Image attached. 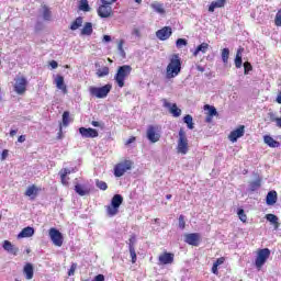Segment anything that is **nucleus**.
<instances>
[{
	"label": "nucleus",
	"mask_w": 281,
	"mask_h": 281,
	"mask_svg": "<svg viewBox=\"0 0 281 281\" xmlns=\"http://www.w3.org/2000/svg\"><path fill=\"white\" fill-rule=\"evenodd\" d=\"M104 5H113L117 0H100Z\"/></svg>",
	"instance_id": "nucleus-52"
},
{
	"label": "nucleus",
	"mask_w": 281,
	"mask_h": 281,
	"mask_svg": "<svg viewBox=\"0 0 281 281\" xmlns=\"http://www.w3.org/2000/svg\"><path fill=\"white\" fill-rule=\"evenodd\" d=\"M8 157V149H4L1 154V159H5Z\"/></svg>",
	"instance_id": "nucleus-61"
},
{
	"label": "nucleus",
	"mask_w": 281,
	"mask_h": 281,
	"mask_svg": "<svg viewBox=\"0 0 281 281\" xmlns=\"http://www.w3.org/2000/svg\"><path fill=\"white\" fill-rule=\"evenodd\" d=\"M262 186V179L258 178L255 181H251L249 183V190L250 192H256V190H260V187Z\"/></svg>",
	"instance_id": "nucleus-31"
},
{
	"label": "nucleus",
	"mask_w": 281,
	"mask_h": 281,
	"mask_svg": "<svg viewBox=\"0 0 281 281\" xmlns=\"http://www.w3.org/2000/svg\"><path fill=\"white\" fill-rule=\"evenodd\" d=\"M156 36L159 41H168V37L172 36V29L170 26H165L156 32Z\"/></svg>",
	"instance_id": "nucleus-15"
},
{
	"label": "nucleus",
	"mask_w": 281,
	"mask_h": 281,
	"mask_svg": "<svg viewBox=\"0 0 281 281\" xmlns=\"http://www.w3.org/2000/svg\"><path fill=\"white\" fill-rule=\"evenodd\" d=\"M49 66L52 67V69H57L58 68V61L52 60Z\"/></svg>",
	"instance_id": "nucleus-57"
},
{
	"label": "nucleus",
	"mask_w": 281,
	"mask_h": 281,
	"mask_svg": "<svg viewBox=\"0 0 281 281\" xmlns=\"http://www.w3.org/2000/svg\"><path fill=\"white\" fill-rule=\"evenodd\" d=\"M207 49H210V44L202 43L193 50V56L196 57L200 54H207Z\"/></svg>",
	"instance_id": "nucleus-23"
},
{
	"label": "nucleus",
	"mask_w": 281,
	"mask_h": 281,
	"mask_svg": "<svg viewBox=\"0 0 281 281\" xmlns=\"http://www.w3.org/2000/svg\"><path fill=\"white\" fill-rule=\"evenodd\" d=\"M204 111H209L207 115H211L213 117L218 115L216 108H214L213 105H210V104L204 105Z\"/></svg>",
	"instance_id": "nucleus-37"
},
{
	"label": "nucleus",
	"mask_w": 281,
	"mask_h": 281,
	"mask_svg": "<svg viewBox=\"0 0 281 281\" xmlns=\"http://www.w3.org/2000/svg\"><path fill=\"white\" fill-rule=\"evenodd\" d=\"M159 262L160 265H172V262H175V255L165 252L159 256Z\"/></svg>",
	"instance_id": "nucleus-20"
},
{
	"label": "nucleus",
	"mask_w": 281,
	"mask_h": 281,
	"mask_svg": "<svg viewBox=\"0 0 281 281\" xmlns=\"http://www.w3.org/2000/svg\"><path fill=\"white\" fill-rule=\"evenodd\" d=\"M263 142L270 148H279V146H280V142L273 139V137H271L269 135L263 136Z\"/></svg>",
	"instance_id": "nucleus-26"
},
{
	"label": "nucleus",
	"mask_w": 281,
	"mask_h": 281,
	"mask_svg": "<svg viewBox=\"0 0 281 281\" xmlns=\"http://www.w3.org/2000/svg\"><path fill=\"white\" fill-rule=\"evenodd\" d=\"M132 71H133V67L128 65H123L117 68V71L114 76V80L117 87H120L121 89L124 87V81L126 80V78H128V76H131Z\"/></svg>",
	"instance_id": "nucleus-2"
},
{
	"label": "nucleus",
	"mask_w": 281,
	"mask_h": 281,
	"mask_svg": "<svg viewBox=\"0 0 281 281\" xmlns=\"http://www.w3.org/2000/svg\"><path fill=\"white\" fill-rule=\"evenodd\" d=\"M54 85H56V88L61 91V93H67V85H65V77L57 75L54 79Z\"/></svg>",
	"instance_id": "nucleus-17"
},
{
	"label": "nucleus",
	"mask_w": 281,
	"mask_h": 281,
	"mask_svg": "<svg viewBox=\"0 0 281 281\" xmlns=\"http://www.w3.org/2000/svg\"><path fill=\"white\" fill-rule=\"evenodd\" d=\"M67 175H71V169H64L60 171L61 179L65 180V177H67Z\"/></svg>",
	"instance_id": "nucleus-50"
},
{
	"label": "nucleus",
	"mask_w": 281,
	"mask_h": 281,
	"mask_svg": "<svg viewBox=\"0 0 281 281\" xmlns=\"http://www.w3.org/2000/svg\"><path fill=\"white\" fill-rule=\"evenodd\" d=\"M130 256L132 258V262H137V254L135 252V246H130Z\"/></svg>",
	"instance_id": "nucleus-41"
},
{
	"label": "nucleus",
	"mask_w": 281,
	"mask_h": 281,
	"mask_svg": "<svg viewBox=\"0 0 281 281\" xmlns=\"http://www.w3.org/2000/svg\"><path fill=\"white\" fill-rule=\"evenodd\" d=\"M274 24H276L278 27H281V10L278 11L277 14H276Z\"/></svg>",
	"instance_id": "nucleus-47"
},
{
	"label": "nucleus",
	"mask_w": 281,
	"mask_h": 281,
	"mask_svg": "<svg viewBox=\"0 0 281 281\" xmlns=\"http://www.w3.org/2000/svg\"><path fill=\"white\" fill-rule=\"evenodd\" d=\"M225 7V0H216L213 1L209 7V12H214L215 8H224Z\"/></svg>",
	"instance_id": "nucleus-33"
},
{
	"label": "nucleus",
	"mask_w": 281,
	"mask_h": 281,
	"mask_svg": "<svg viewBox=\"0 0 281 281\" xmlns=\"http://www.w3.org/2000/svg\"><path fill=\"white\" fill-rule=\"evenodd\" d=\"M272 122H276L277 126L281 128V117L272 119Z\"/></svg>",
	"instance_id": "nucleus-56"
},
{
	"label": "nucleus",
	"mask_w": 281,
	"mask_h": 281,
	"mask_svg": "<svg viewBox=\"0 0 281 281\" xmlns=\"http://www.w3.org/2000/svg\"><path fill=\"white\" fill-rule=\"evenodd\" d=\"M266 203L267 205H276V203H278V192L276 191L268 192L266 198Z\"/></svg>",
	"instance_id": "nucleus-24"
},
{
	"label": "nucleus",
	"mask_w": 281,
	"mask_h": 281,
	"mask_svg": "<svg viewBox=\"0 0 281 281\" xmlns=\"http://www.w3.org/2000/svg\"><path fill=\"white\" fill-rule=\"evenodd\" d=\"M77 269H78V263H71V267L68 270V276L69 277L75 276Z\"/></svg>",
	"instance_id": "nucleus-48"
},
{
	"label": "nucleus",
	"mask_w": 281,
	"mask_h": 281,
	"mask_svg": "<svg viewBox=\"0 0 281 281\" xmlns=\"http://www.w3.org/2000/svg\"><path fill=\"white\" fill-rule=\"evenodd\" d=\"M266 221H269V223H271L272 225H274V229H279L280 227V222L279 218L274 215V214H267L266 215Z\"/></svg>",
	"instance_id": "nucleus-30"
},
{
	"label": "nucleus",
	"mask_w": 281,
	"mask_h": 281,
	"mask_svg": "<svg viewBox=\"0 0 281 281\" xmlns=\"http://www.w3.org/2000/svg\"><path fill=\"white\" fill-rule=\"evenodd\" d=\"M117 49H119L120 56H122V58H126V52H124V40H121L119 42Z\"/></svg>",
	"instance_id": "nucleus-40"
},
{
	"label": "nucleus",
	"mask_w": 281,
	"mask_h": 281,
	"mask_svg": "<svg viewBox=\"0 0 281 281\" xmlns=\"http://www.w3.org/2000/svg\"><path fill=\"white\" fill-rule=\"evenodd\" d=\"M245 49L244 48H239L236 53V57H235V67L237 69H240V67H243V52Z\"/></svg>",
	"instance_id": "nucleus-29"
},
{
	"label": "nucleus",
	"mask_w": 281,
	"mask_h": 281,
	"mask_svg": "<svg viewBox=\"0 0 281 281\" xmlns=\"http://www.w3.org/2000/svg\"><path fill=\"white\" fill-rule=\"evenodd\" d=\"M269 256H271V250H269V248L260 249L255 260L256 268L262 269V267H265V262L269 260Z\"/></svg>",
	"instance_id": "nucleus-7"
},
{
	"label": "nucleus",
	"mask_w": 281,
	"mask_h": 281,
	"mask_svg": "<svg viewBox=\"0 0 281 281\" xmlns=\"http://www.w3.org/2000/svg\"><path fill=\"white\" fill-rule=\"evenodd\" d=\"M93 280L94 281H104V277H103V274H98V276L94 277Z\"/></svg>",
	"instance_id": "nucleus-58"
},
{
	"label": "nucleus",
	"mask_w": 281,
	"mask_h": 281,
	"mask_svg": "<svg viewBox=\"0 0 281 281\" xmlns=\"http://www.w3.org/2000/svg\"><path fill=\"white\" fill-rule=\"evenodd\" d=\"M102 42L103 43H111V36L110 35H104Z\"/></svg>",
	"instance_id": "nucleus-59"
},
{
	"label": "nucleus",
	"mask_w": 281,
	"mask_h": 281,
	"mask_svg": "<svg viewBox=\"0 0 281 281\" xmlns=\"http://www.w3.org/2000/svg\"><path fill=\"white\" fill-rule=\"evenodd\" d=\"M98 14L101 19H109L113 14V8L110 4H103L99 7Z\"/></svg>",
	"instance_id": "nucleus-14"
},
{
	"label": "nucleus",
	"mask_w": 281,
	"mask_h": 281,
	"mask_svg": "<svg viewBox=\"0 0 281 281\" xmlns=\"http://www.w3.org/2000/svg\"><path fill=\"white\" fill-rule=\"evenodd\" d=\"M95 186L97 188H99V190H108L109 186L106 184V182L102 181V180H97L95 181Z\"/></svg>",
	"instance_id": "nucleus-42"
},
{
	"label": "nucleus",
	"mask_w": 281,
	"mask_h": 281,
	"mask_svg": "<svg viewBox=\"0 0 281 281\" xmlns=\"http://www.w3.org/2000/svg\"><path fill=\"white\" fill-rule=\"evenodd\" d=\"M18 142H19L20 144H23V142H25V135L19 136Z\"/></svg>",
	"instance_id": "nucleus-62"
},
{
	"label": "nucleus",
	"mask_w": 281,
	"mask_h": 281,
	"mask_svg": "<svg viewBox=\"0 0 281 281\" xmlns=\"http://www.w3.org/2000/svg\"><path fill=\"white\" fill-rule=\"evenodd\" d=\"M133 168V161L131 160H124L122 162H119L114 167V176L115 177H124L126 175L127 170H131Z\"/></svg>",
	"instance_id": "nucleus-8"
},
{
	"label": "nucleus",
	"mask_w": 281,
	"mask_h": 281,
	"mask_svg": "<svg viewBox=\"0 0 281 281\" xmlns=\"http://www.w3.org/2000/svg\"><path fill=\"white\" fill-rule=\"evenodd\" d=\"M132 35L136 36V38H140L142 37V32L139 31V29H133Z\"/></svg>",
	"instance_id": "nucleus-51"
},
{
	"label": "nucleus",
	"mask_w": 281,
	"mask_h": 281,
	"mask_svg": "<svg viewBox=\"0 0 281 281\" xmlns=\"http://www.w3.org/2000/svg\"><path fill=\"white\" fill-rule=\"evenodd\" d=\"M186 45H188V40L186 38H178L176 42V47L179 49H181V47H186Z\"/></svg>",
	"instance_id": "nucleus-43"
},
{
	"label": "nucleus",
	"mask_w": 281,
	"mask_h": 281,
	"mask_svg": "<svg viewBox=\"0 0 281 281\" xmlns=\"http://www.w3.org/2000/svg\"><path fill=\"white\" fill-rule=\"evenodd\" d=\"M63 124L64 126H69V112L65 111L63 114Z\"/></svg>",
	"instance_id": "nucleus-46"
},
{
	"label": "nucleus",
	"mask_w": 281,
	"mask_h": 281,
	"mask_svg": "<svg viewBox=\"0 0 281 281\" xmlns=\"http://www.w3.org/2000/svg\"><path fill=\"white\" fill-rule=\"evenodd\" d=\"M48 236L55 247H63V233H60V231L50 228L48 231Z\"/></svg>",
	"instance_id": "nucleus-9"
},
{
	"label": "nucleus",
	"mask_w": 281,
	"mask_h": 281,
	"mask_svg": "<svg viewBox=\"0 0 281 281\" xmlns=\"http://www.w3.org/2000/svg\"><path fill=\"white\" fill-rule=\"evenodd\" d=\"M82 23H83V20H82V16H78L70 25V30L72 32H76V30H79L80 27H82Z\"/></svg>",
	"instance_id": "nucleus-32"
},
{
	"label": "nucleus",
	"mask_w": 281,
	"mask_h": 281,
	"mask_svg": "<svg viewBox=\"0 0 281 281\" xmlns=\"http://www.w3.org/2000/svg\"><path fill=\"white\" fill-rule=\"evenodd\" d=\"M181 74V57L178 54H173L169 58V64L166 69V78L168 80L172 78H177V76Z\"/></svg>",
	"instance_id": "nucleus-1"
},
{
	"label": "nucleus",
	"mask_w": 281,
	"mask_h": 281,
	"mask_svg": "<svg viewBox=\"0 0 281 281\" xmlns=\"http://www.w3.org/2000/svg\"><path fill=\"white\" fill-rule=\"evenodd\" d=\"M212 273H214L215 276H218V266H216L215 263H213Z\"/></svg>",
	"instance_id": "nucleus-55"
},
{
	"label": "nucleus",
	"mask_w": 281,
	"mask_h": 281,
	"mask_svg": "<svg viewBox=\"0 0 281 281\" xmlns=\"http://www.w3.org/2000/svg\"><path fill=\"white\" fill-rule=\"evenodd\" d=\"M79 133H80L81 137H86V138L98 137V130H93L91 127H88V128L80 127Z\"/></svg>",
	"instance_id": "nucleus-16"
},
{
	"label": "nucleus",
	"mask_w": 281,
	"mask_h": 281,
	"mask_svg": "<svg viewBox=\"0 0 281 281\" xmlns=\"http://www.w3.org/2000/svg\"><path fill=\"white\" fill-rule=\"evenodd\" d=\"M254 69L249 61L244 63V74L245 76L249 75V72Z\"/></svg>",
	"instance_id": "nucleus-45"
},
{
	"label": "nucleus",
	"mask_w": 281,
	"mask_h": 281,
	"mask_svg": "<svg viewBox=\"0 0 281 281\" xmlns=\"http://www.w3.org/2000/svg\"><path fill=\"white\" fill-rule=\"evenodd\" d=\"M237 214L241 223H247V215L245 214V210L238 209Z\"/></svg>",
	"instance_id": "nucleus-44"
},
{
	"label": "nucleus",
	"mask_w": 281,
	"mask_h": 281,
	"mask_svg": "<svg viewBox=\"0 0 281 281\" xmlns=\"http://www.w3.org/2000/svg\"><path fill=\"white\" fill-rule=\"evenodd\" d=\"M179 227L180 229H186V217L183 215L179 216Z\"/></svg>",
	"instance_id": "nucleus-49"
},
{
	"label": "nucleus",
	"mask_w": 281,
	"mask_h": 281,
	"mask_svg": "<svg viewBox=\"0 0 281 281\" xmlns=\"http://www.w3.org/2000/svg\"><path fill=\"white\" fill-rule=\"evenodd\" d=\"M91 124H92V126H94L95 128L102 126V124H100V122H98V121H92Z\"/></svg>",
	"instance_id": "nucleus-60"
},
{
	"label": "nucleus",
	"mask_w": 281,
	"mask_h": 281,
	"mask_svg": "<svg viewBox=\"0 0 281 281\" xmlns=\"http://www.w3.org/2000/svg\"><path fill=\"white\" fill-rule=\"evenodd\" d=\"M196 70L203 74L205 71V68L203 66H196Z\"/></svg>",
	"instance_id": "nucleus-64"
},
{
	"label": "nucleus",
	"mask_w": 281,
	"mask_h": 281,
	"mask_svg": "<svg viewBox=\"0 0 281 281\" xmlns=\"http://www.w3.org/2000/svg\"><path fill=\"white\" fill-rule=\"evenodd\" d=\"M23 273L27 280H32L34 278V266L26 263L23 268Z\"/></svg>",
	"instance_id": "nucleus-25"
},
{
	"label": "nucleus",
	"mask_w": 281,
	"mask_h": 281,
	"mask_svg": "<svg viewBox=\"0 0 281 281\" xmlns=\"http://www.w3.org/2000/svg\"><path fill=\"white\" fill-rule=\"evenodd\" d=\"M225 262V258L221 257L218 258L213 265H216V267H221Z\"/></svg>",
	"instance_id": "nucleus-53"
},
{
	"label": "nucleus",
	"mask_w": 281,
	"mask_h": 281,
	"mask_svg": "<svg viewBox=\"0 0 281 281\" xmlns=\"http://www.w3.org/2000/svg\"><path fill=\"white\" fill-rule=\"evenodd\" d=\"M183 122L184 124H187V127L192 131L194 128V122H193V119H192V115L190 114H187L184 117H183Z\"/></svg>",
	"instance_id": "nucleus-36"
},
{
	"label": "nucleus",
	"mask_w": 281,
	"mask_h": 281,
	"mask_svg": "<svg viewBox=\"0 0 281 281\" xmlns=\"http://www.w3.org/2000/svg\"><path fill=\"white\" fill-rule=\"evenodd\" d=\"M222 60H223L224 65H227V63L229 60V48H224L222 50Z\"/></svg>",
	"instance_id": "nucleus-39"
},
{
	"label": "nucleus",
	"mask_w": 281,
	"mask_h": 281,
	"mask_svg": "<svg viewBox=\"0 0 281 281\" xmlns=\"http://www.w3.org/2000/svg\"><path fill=\"white\" fill-rule=\"evenodd\" d=\"M78 8L81 12H91V7L89 5L88 0H80Z\"/></svg>",
	"instance_id": "nucleus-35"
},
{
	"label": "nucleus",
	"mask_w": 281,
	"mask_h": 281,
	"mask_svg": "<svg viewBox=\"0 0 281 281\" xmlns=\"http://www.w3.org/2000/svg\"><path fill=\"white\" fill-rule=\"evenodd\" d=\"M75 192L79 194V196H87L89 192H91V189L85 184H76L75 186Z\"/></svg>",
	"instance_id": "nucleus-21"
},
{
	"label": "nucleus",
	"mask_w": 281,
	"mask_h": 281,
	"mask_svg": "<svg viewBox=\"0 0 281 281\" xmlns=\"http://www.w3.org/2000/svg\"><path fill=\"white\" fill-rule=\"evenodd\" d=\"M244 135H245V125H240L238 128L231 132V134L228 135V139L233 144H236V142H238L240 137H244Z\"/></svg>",
	"instance_id": "nucleus-12"
},
{
	"label": "nucleus",
	"mask_w": 281,
	"mask_h": 281,
	"mask_svg": "<svg viewBox=\"0 0 281 281\" xmlns=\"http://www.w3.org/2000/svg\"><path fill=\"white\" fill-rule=\"evenodd\" d=\"M184 243L192 247H199L201 245V235L199 233H189L184 235Z\"/></svg>",
	"instance_id": "nucleus-11"
},
{
	"label": "nucleus",
	"mask_w": 281,
	"mask_h": 281,
	"mask_svg": "<svg viewBox=\"0 0 281 281\" xmlns=\"http://www.w3.org/2000/svg\"><path fill=\"white\" fill-rule=\"evenodd\" d=\"M32 236H34V227L27 226L19 233L18 238H32Z\"/></svg>",
	"instance_id": "nucleus-22"
},
{
	"label": "nucleus",
	"mask_w": 281,
	"mask_h": 281,
	"mask_svg": "<svg viewBox=\"0 0 281 281\" xmlns=\"http://www.w3.org/2000/svg\"><path fill=\"white\" fill-rule=\"evenodd\" d=\"M2 247L4 251H8V254H11L12 256L19 255V247L12 245L10 240H4Z\"/></svg>",
	"instance_id": "nucleus-18"
},
{
	"label": "nucleus",
	"mask_w": 281,
	"mask_h": 281,
	"mask_svg": "<svg viewBox=\"0 0 281 281\" xmlns=\"http://www.w3.org/2000/svg\"><path fill=\"white\" fill-rule=\"evenodd\" d=\"M93 34V24L91 22H87L81 30V36H91Z\"/></svg>",
	"instance_id": "nucleus-28"
},
{
	"label": "nucleus",
	"mask_w": 281,
	"mask_h": 281,
	"mask_svg": "<svg viewBox=\"0 0 281 281\" xmlns=\"http://www.w3.org/2000/svg\"><path fill=\"white\" fill-rule=\"evenodd\" d=\"M161 127L159 125H149L147 127L146 137L151 144H157L161 139Z\"/></svg>",
	"instance_id": "nucleus-6"
},
{
	"label": "nucleus",
	"mask_w": 281,
	"mask_h": 281,
	"mask_svg": "<svg viewBox=\"0 0 281 281\" xmlns=\"http://www.w3.org/2000/svg\"><path fill=\"white\" fill-rule=\"evenodd\" d=\"M131 247H135V236H132L128 239V249H131Z\"/></svg>",
	"instance_id": "nucleus-54"
},
{
	"label": "nucleus",
	"mask_w": 281,
	"mask_h": 281,
	"mask_svg": "<svg viewBox=\"0 0 281 281\" xmlns=\"http://www.w3.org/2000/svg\"><path fill=\"white\" fill-rule=\"evenodd\" d=\"M113 89V86L110 83H106L105 86L102 87H93L91 86L89 88V93L92 95V98H99V99H104L109 93H111V90Z\"/></svg>",
	"instance_id": "nucleus-3"
},
{
	"label": "nucleus",
	"mask_w": 281,
	"mask_h": 281,
	"mask_svg": "<svg viewBox=\"0 0 281 281\" xmlns=\"http://www.w3.org/2000/svg\"><path fill=\"white\" fill-rule=\"evenodd\" d=\"M110 71L111 70L109 69V67L103 66L97 69L95 75L98 76V78H105V76H109Z\"/></svg>",
	"instance_id": "nucleus-34"
},
{
	"label": "nucleus",
	"mask_w": 281,
	"mask_h": 281,
	"mask_svg": "<svg viewBox=\"0 0 281 281\" xmlns=\"http://www.w3.org/2000/svg\"><path fill=\"white\" fill-rule=\"evenodd\" d=\"M14 91L18 95H23L27 91V79L25 77L15 78Z\"/></svg>",
	"instance_id": "nucleus-10"
},
{
	"label": "nucleus",
	"mask_w": 281,
	"mask_h": 281,
	"mask_svg": "<svg viewBox=\"0 0 281 281\" xmlns=\"http://www.w3.org/2000/svg\"><path fill=\"white\" fill-rule=\"evenodd\" d=\"M124 203V198L120 194H115L111 200V205L106 207L108 215L115 216L120 212V205Z\"/></svg>",
	"instance_id": "nucleus-5"
},
{
	"label": "nucleus",
	"mask_w": 281,
	"mask_h": 281,
	"mask_svg": "<svg viewBox=\"0 0 281 281\" xmlns=\"http://www.w3.org/2000/svg\"><path fill=\"white\" fill-rule=\"evenodd\" d=\"M149 8L156 12V14L164 15L166 14V8L164 7V3L159 1H154L149 4Z\"/></svg>",
	"instance_id": "nucleus-19"
},
{
	"label": "nucleus",
	"mask_w": 281,
	"mask_h": 281,
	"mask_svg": "<svg viewBox=\"0 0 281 281\" xmlns=\"http://www.w3.org/2000/svg\"><path fill=\"white\" fill-rule=\"evenodd\" d=\"M43 19L44 21H50L52 19V11H49V8H47V5L43 7Z\"/></svg>",
	"instance_id": "nucleus-38"
},
{
	"label": "nucleus",
	"mask_w": 281,
	"mask_h": 281,
	"mask_svg": "<svg viewBox=\"0 0 281 281\" xmlns=\"http://www.w3.org/2000/svg\"><path fill=\"white\" fill-rule=\"evenodd\" d=\"M16 133H19V130H11L10 131V136L14 137V135H16Z\"/></svg>",
	"instance_id": "nucleus-63"
},
{
	"label": "nucleus",
	"mask_w": 281,
	"mask_h": 281,
	"mask_svg": "<svg viewBox=\"0 0 281 281\" xmlns=\"http://www.w3.org/2000/svg\"><path fill=\"white\" fill-rule=\"evenodd\" d=\"M162 104L165 109H169L170 113L173 115V117H180L181 116V109H179L176 103H170L168 100L162 99Z\"/></svg>",
	"instance_id": "nucleus-13"
},
{
	"label": "nucleus",
	"mask_w": 281,
	"mask_h": 281,
	"mask_svg": "<svg viewBox=\"0 0 281 281\" xmlns=\"http://www.w3.org/2000/svg\"><path fill=\"white\" fill-rule=\"evenodd\" d=\"M188 150H190L188 146V136L186 134V131H183V128H180L178 133L177 153H179V155H188Z\"/></svg>",
	"instance_id": "nucleus-4"
},
{
	"label": "nucleus",
	"mask_w": 281,
	"mask_h": 281,
	"mask_svg": "<svg viewBox=\"0 0 281 281\" xmlns=\"http://www.w3.org/2000/svg\"><path fill=\"white\" fill-rule=\"evenodd\" d=\"M38 194V188H36V186H31L26 189L25 191V196H30V199L34 200L36 199Z\"/></svg>",
	"instance_id": "nucleus-27"
}]
</instances>
